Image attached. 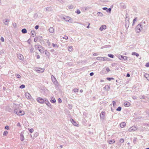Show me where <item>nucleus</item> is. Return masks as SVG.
<instances>
[{"label":"nucleus","mask_w":149,"mask_h":149,"mask_svg":"<svg viewBox=\"0 0 149 149\" xmlns=\"http://www.w3.org/2000/svg\"><path fill=\"white\" fill-rule=\"evenodd\" d=\"M137 129V128L136 126H133L131 127L130 128L128 129V131L129 132L134 131L135 130H136Z\"/></svg>","instance_id":"6"},{"label":"nucleus","mask_w":149,"mask_h":149,"mask_svg":"<svg viewBox=\"0 0 149 149\" xmlns=\"http://www.w3.org/2000/svg\"><path fill=\"white\" fill-rule=\"evenodd\" d=\"M35 47L36 49H38V50L40 49V48H42V46L39 45H35Z\"/></svg>","instance_id":"16"},{"label":"nucleus","mask_w":149,"mask_h":149,"mask_svg":"<svg viewBox=\"0 0 149 149\" xmlns=\"http://www.w3.org/2000/svg\"><path fill=\"white\" fill-rule=\"evenodd\" d=\"M132 97L133 99H134V100H135V99H136V97L135 96H133Z\"/></svg>","instance_id":"61"},{"label":"nucleus","mask_w":149,"mask_h":149,"mask_svg":"<svg viewBox=\"0 0 149 149\" xmlns=\"http://www.w3.org/2000/svg\"><path fill=\"white\" fill-rule=\"evenodd\" d=\"M16 77L18 78H20L21 77V76L19 74H17L16 75Z\"/></svg>","instance_id":"44"},{"label":"nucleus","mask_w":149,"mask_h":149,"mask_svg":"<svg viewBox=\"0 0 149 149\" xmlns=\"http://www.w3.org/2000/svg\"><path fill=\"white\" fill-rule=\"evenodd\" d=\"M74 6L72 5H70L68 6V8L69 9H72L74 8Z\"/></svg>","instance_id":"31"},{"label":"nucleus","mask_w":149,"mask_h":149,"mask_svg":"<svg viewBox=\"0 0 149 149\" xmlns=\"http://www.w3.org/2000/svg\"><path fill=\"white\" fill-rule=\"evenodd\" d=\"M38 111L39 113H42V111L41 109H38Z\"/></svg>","instance_id":"57"},{"label":"nucleus","mask_w":149,"mask_h":149,"mask_svg":"<svg viewBox=\"0 0 149 149\" xmlns=\"http://www.w3.org/2000/svg\"><path fill=\"white\" fill-rule=\"evenodd\" d=\"M102 9L103 10H107V7H104V8H102Z\"/></svg>","instance_id":"63"},{"label":"nucleus","mask_w":149,"mask_h":149,"mask_svg":"<svg viewBox=\"0 0 149 149\" xmlns=\"http://www.w3.org/2000/svg\"><path fill=\"white\" fill-rule=\"evenodd\" d=\"M113 105L114 106H116V103L115 101H113Z\"/></svg>","instance_id":"52"},{"label":"nucleus","mask_w":149,"mask_h":149,"mask_svg":"<svg viewBox=\"0 0 149 149\" xmlns=\"http://www.w3.org/2000/svg\"><path fill=\"white\" fill-rule=\"evenodd\" d=\"M137 20V18H135L133 20V25H134V22L136 21Z\"/></svg>","instance_id":"39"},{"label":"nucleus","mask_w":149,"mask_h":149,"mask_svg":"<svg viewBox=\"0 0 149 149\" xmlns=\"http://www.w3.org/2000/svg\"><path fill=\"white\" fill-rule=\"evenodd\" d=\"M97 15L98 16H100V17H102L103 15V14L100 12H98L97 13Z\"/></svg>","instance_id":"28"},{"label":"nucleus","mask_w":149,"mask_h":149,"mask_svg":"<svg viewBox=\"0 0 149 149\" xmlns=\"http://www.w3.org/2000/svg\"><path fill=\"white\" fill-rule=\"evenodd\" d=\"M63 38L65 39L66 40H67L68 39V36H65L64 37H63Z\"/></svg>","instance_id":"53"},{"label":"nucleus","mask_w":149,"mask_h":149,"mask_svg":"<svg viewBox=\"0 0 149 149\" xmlns=\"http://www.w3.org/2000/svg\"><path fill=\"white\" fill-rule=\"evenodd\" d=\"M25 87V85L24 84H22L19 86V88H24Z\"/></svg>","instance_id":"37"},{"label":"nucleus","mask_w":149,"mask_h":149,"mask_svg":"<svg viewBox=\"0 0 149 149\" xmlns=\"http://www.w3.org/2000/svg\"><path fill=\"white\" fill-rule=\"evenodd\" d=\"M127 17H126V19L125 20V24H127V23H128V24H129V20H127Z\"/></svg>","instance_id":"40"},{"label":"nucleus","mask_w":149,"mask_h":149,"mask_svg":"<svg viewBox=\"0 0 149 149\" xmlns=\"http://www.w3.org/2000/svg\"><path fill=\"white\" fill-rule=\"evenodd\" d=\"M0 40L2 42H3L4 41V39L3 37H1V38Z\"/></svg>","instance_id":"49"},{"label":"nucleus","mask_w":149,"mask_h":149,"mask_svg":"<svg viewBox=\"0 0 149 149\" xmlns=\"http://www.w3.org/2000/svg\"><path fill=\"white\" fill-rule=\"evenodd\" d=\"M145 66L147 67H148L149 66V63H146Z\"/></svg>","instance_id":"60"},{"label":"nucleus","mask_w":149,"mask_h":149,"mask_svg":"<svg viewBox=\"0 0 149 149\" xmlns=\"http://www.w3.org/2000/svg\"><path fill=\"white\" fill-rule=\"evenodd\" d=\"M75 13H77L78 14H79L81 13V12L79 10L77 9L75 12Z\"/></svg>","instance_id":"36"},{"label":"nucleus","mask_w":149,"mask_h":149,"mask_svg":"<svg viewBox=\"0 0 149 149\" xmlns=\"http://www.w3.org/2000/svg\"><path fill=\"white\" fill-rule=\"evenodd\" d=\"M143 29L142 25L140 24H138L136 28V33H139L141 32Z\"/></svg>","instance_id":"1"},{"label":"nucleus","mask_w":149,"mask_h":149,"mask_svg":"<svg viewBox=\"0 0 149 149\" xmlns=\"http://www.w3.org/2000/svg\"><path fill=\"white\" fill-rule=\"evenodd\" d=\"M108 56L109 57H110V58H113L114 57V56L112 54H108Z\"/></svg>","instance_id":"34"},{"label":"nucleus","mask_w":149,"mask_h":149,"mask_svg":"<svg viewBox=\"0 0 149 149\" xmlns=\"http://www.w3.org/2000/svg\"><path fill=\"white\" fill-rule=\"evenodd\" d=\"M25 96L27 99H30L31 97V95L28 93H26L25 94Z\"/></svg>","instance_id":"13"},{"label":"nucleus","mask_w":149,"mask_h":149,"mask_svg":"<svg viewBox=\"0 0 149 149\" xmlns=\"http://www.w3.org/2000/svg\"><path fill=\"white\" fill-rule=\"evenodd\" d=\"M115 142V141L114 139L109 140V144H112Z\"/></svg>","instance_id":"26"},{"label":"nucleus","mask_w":149,"mask_h":149,"mask_svg":"<svg viewBox=\"0 0 149 149\" xmlns=\"http://www.w3.org/2000/svg\"><path fill=\"white\" fill-rule=\"evenodd\" d=\"M139 98L141 99H145V98L143 95H141L140 96Z\"/></svg>","instance_id":"35"},{"label":"nucleus","mask_w":149,"mask_h":149,"mask_svg":"<svg viewBox=\"0 0 149 149\" xmlns=\"http://www.w3.org/2000/svg\"><path fill=\"white\" fill-rule=\"evenodd\" d=\"M22 112H24V111L19 110L18 113H20V114H22V113H23Z\"/></svg>","instance_id":"55"},{"label":"nucleus","mask_w":149,"mask_h":149,"mask_svg":"<svg viewBox=\"0 0 149 149\" xmlns=\"http://www.w3.org/2000/svg\"><path fill=\"white\" fill-rule=\"evenodd\" d=\"M72 46H70L68 47V50L70 52H72Z\"/></svg>","instance_id":"29"},{"label":"nucleus","mask_w":149,"mask_h":149,"mask_svg":"<svg viewBox=\"0 0 149 149\" xmlns=\"http://www.w3.org/2000/svg\"><path fill=\"white\" fill-rule=\"evenodd\" d=\"M106 70L107 72H109L110 71V69L109 68H106Z\"/></svg>","instance_id":"48"},{"label":"nucleus","mask_w":149,"mask_h":149,"mask_svg":"<svg viewBox=\"0 0 149 149\" xmlns=\"http://www.w3.org/2000/svg\"><path fill=\"white\" fill-rule=\"evenodd\" d=\"M49 31L50 33H53L54 32V29L52 27H50L49 29Z\"/></svg>","instance_id":"19"},{"label":"nucleus","mask_w":149,"mask_h":149,"mask_svg":"<svg viewBox=\"0 0 149 149\" xmlns=\"http://www.w3.org/2000/svg\"><path fill=\"white\" fill-rule=\"evenodd\" d=\"M52 46L53 47H58V45H55L54 43L52 44Z\"/></svg>","instance_id":"51"},{"label":"nucleus","mask_w":149,"mask_h":149,"mask_svg":"<svg viewBox=\"0 0 149 149\" xmlns=\"http://www.w3.org/2000/svg\"><path fill=\"white\" fill-rule=\"evenodd\" d=\"M58 102L59 103H61V102H62V100H61V99L60 98H59L58 99Z\"/></svg>","instance_id":"50"},{"label":"nucleus","mask_w":149,"mask_h":149,"mask_svg":"<svg viewBox=\"0 0 149 149\" xmlns=\"http://www.w3.org/2000/svg\"><path fill=\"white\" fill-rule=\"evenodd\" d=\"M31 33L32 36L33 37L35 36L36 35L35 32L33 31H31Z\"/></svg>","instance_id":"23"},{"label":"nucleus","mask_w":149,"mask_h":149,"mask_svg":"<svg viewBox=\"0 0 149 149\" xmlns=\"http://www.w3.org/2000/svg\"><path fill=\"white\" fill-rule=\"evenodd\" d=\"M5 128L6 130H8L9 129V127L8 126H6Z\"/></svg>","instance_id":"58"},{"label":"nucleus","mask_w":149,"mask_h":149,"mask_svg":"<svg viewBox=\"0 0 149 149\" xmlns=\"http://www.w3.org/2000/svg\"><path fill=\"white\" fill-rule=\"evenodd\" d=\"M37 101L39 103L41 104H43L45 102V101L42 98L39 97L37 98L36 99Z\"/></svg>","instance_id":"4"},{"label":"nucleus","mask_w":149,"mask_h":149,"mask_svg":"<svg viewBox=\"0 0 149 149\" xmlns=\"http://www.w3.org/2000/svg\"><path fill=\"white\" fill-rule=\"evenodd\" d=\"M147 79V80L149 81V75L148 74H146L144 76Z\"/></svg>","instance_id":"30"},{"label":"nucleus","mask_w":149,"mask_h":149,"mask_svg":"<svg viewBox=\"0 0 149 149\" xmlns=\"http://www.w3.org/2000/svg\"><path fill=\"white\" fill-rule=\"evenodd\" d=\"M45 11L47 12H51L53 10L51 6L45 8Z\"/></svg>","instance_id":"11"},{"label":"nucleus","mask_w":149,"mask_h":149,"mask_svg":"<svg viewBox=\"0 0 149 149\" xmlns=\"http://www.w3.org/2000/svg\"><path fill=\"white\" fill-rule=\"evenodd\" d=\"M17 57L20 60H22L24 58L23 56L21 54H19L18 55Z\"/></svg>","instance_id":"17"},{"label":"nucleus","mask_w":149,"mask_h":149,"mask_svg":"<svg viewBox=\"0 0 149 149\" xmlns=\"http://www.w3.org/2000/svg\"><path fill=\"white\" fill-rule=\"evenodd\" d=\"M51 78L54 84L56 86H58V82L55 77L53 75H52L51 76Z\"/></svg>","instance_id":"3"},{"label":"nucleus","mask_w":149,"mask_h":149,"mask_svg":"<svg viewBox=\"0 0 149 149\" xmlns=\"http://www.w3.org/2000/svg\"><path fill=\"white\" fill-rule=\"evenodd\" d=\"M124 105L125 107H129L130 105V104L129 102H126L124 103Z\"/></svg>","instance_id":"22"},{"label":"nucleus","mask_w":149,"mask_h":149,"mask_svg":"<svg viewBox=\"0 0 149 149\" xmlns=\"http://www.w3.org/2000/svg\"><path fill=\"white\" fill-rule=\"evenodd\" d=\"M132 55H136V57H138L139 56V54L137 53H136L135 52H133L132 53Z\"/></svg>","instance_id":"25"},{"label":"nucleus","mask_w":149,"mask_h":149,"mask_svg":"<svg viewBox=\"0 0 149 149\" xmlns=\"http://www.w3.org/2000/svg\"><path fill=\"white\" fill-rule=\"evenodd\" d=\"M111 11V8H109L107 9V12L110 13Z\"/></svg>","instance_id":"42"},{"label":"nucleus","mask_w":149,"mask_h":149,"mask_svg":"<svg viewBox=\"0 0 149 149\" xmlns=\"http://www.w3.org/2000/svg\"><path fill=\"white\" fill-rule=\"evenodd\" d=\"M29 130L30 133H32L34 131V130H33V128L30 129Z\"/></svg>","instance_id":"46"},{"label":"nucleus","mask_w":149,"mask_h":149,"mask_svg":"<svg viewBox=\"0 0 149 149\" xmlns=\"http://www.w3.org/2000/svg\"><path fill=\"white\" fill-rule=\"evenodd\" d=\"M39 27V26L38 25H37L35 26V28L36 29H38Z\"/></svg>","instance_id":"56"},{"label":"nucleus","mask_w":149,"mask_h":149,"mask_svg":"<svg viewBox=\"0 0 149 149\" xmlns=\"http://www.w3.org/2000/svg\"><path fill=\"white\" fill-rule=\"evenodd\" d=\"M19 110V109H15L14 110V113H16L17 115H18L19 116H20V115L22 116L24 114V112H22L23 113H22V114L19 113H18Z\"/></svg>","instance_id":"7"},{"label":"nucleus","mask_w":149,"mask_h":149,"mask_svg":"<svg viewBox=\"0 0 149 149\" xmlns=\"http://www.w3.org/2000/svg\"><path fill=\"white\" fill-rule=\"evenodd\" d=\"M40 58V56L39 55H38L37 56V59H39Z\"/></svg>","instance_id":"64"},{"label":"nucleus","mask_w":149,"mask_h":149,"mask_svg":"<svg viewBox=\"0 0 149 149\" xmlns=\"http://www.w3.org/2000/svg\"><path fill=\"white\" fill-rule=\"evenodd\" d=\"M113 78H109V77H108L107 78V80H108L109 81H110L111 80H112V79H113Z\"/></svg>","instance_id":"47"},{"label":"nucleus","mask_w":149,"mask_h":149,"mask_svg":"<svg viewBox=\"0 0 149 149\" xmlns=\"http://www.w3.org/2000/svg\"><path fill=\"white\" fill-rule=\"evenodd\" d=\"M45 52L46 56H48L49 55V53L47 50H45Z\"/></svg>","instance_id":"33"},{"label":"nucleus","mask_w":149,"mask_h":149,"mask_svg":"<svg viewBox=\"0 0 149 149\" xmlns=\"http://www.w3.org/2000/svg\"><path fill=\"white\" fill-rule=\"evenodd\" d=\"M72 92H74L76 93V92H77L78 91V89L77 88H74L72 90Z\"/></svg>","instance_id":"32"},{"label":"nucleus","mask_w":149,"mask_h":149,"mask_svg":"<svg viewBox=\"0 0 149 149\" xmlns=\"http://www.w3.org/2000/svg\"><path fill=\"white\" fill-rule=\"evenodd\" d=\"M10 19H6L3 20V22L4 24L6 25H8V23L10 21Z\"/></svg>","instance_id":"8"},{"label":"nucleus","mask_w":149,"mask_h":149,"mask_svg":"<svg viewBox=\"0 0 149 149\" xmlns=\"http://www.w3.org/2000/svg\"><path fill=\"white\" fill-rule=\"evenodd\" d=\"M124 139H121L120 140V142L121 143H123L124 142Z\"/></svg>","instance_id":"43"},{"label":"nucleus","mask_w":149,"mask_h":149,"mask_svg":"<svg viewBox=\"0 0 149 149\" xmlns=\"http://www.w3.org/2000/svg\"><path fill=\"white\" fill-rule=\"evenodd\" d=\"M22 33L24 34L26 33L27 32V31L26 29H23L22 30Z\"/></svg>","instance_id":"24"},{"label":"nucleus","mask_w":149,"mask_h":149,"mask_svg":"<svg viewBox=\"0 0 149 149\" xmlns=\"http://www.w3.org/2000/svg\"><path fill=\"white\" fill-rule=\"evenodd\" d=\"M106 28V26L105 25H102L101 26L100 28V30L102 31L103 30L105 29Z\"/></svg>","instance_id":"15"},{"label":"nucleus","mask_w":149,"mask_h":149,"mask_svg":"<svg viewBox=\"0 0 149 149\" xmlns=\"http://www.w3.org/2000/svg\"><path fill=\"white\" fill-rule=\"evenodd\" d=\"M8 132L7 131H5L4 132L3 135L4 136H6L8 134Z\"/></svg>","instance_id":"41"},{"label":"nucleus","mask_w":149,"mask_h":149,"mask_svg":"<svg viewBox=\"0 0 149 149\" xmlns=\"http://www.w3.org/2000/svg\"><path fill=\"white\" fill-rule=\"evenodd\" d=\"M96 59L100 61H106L107 60V58H104L103 57H97L96 58Z\"/></svg>","instance_id":"10"},{"label":"nucleus","mask_w":149,"mask_h":149,"mask_svg":"<svg viewBox=\"0 0 149 149\" xmlns=\"http://www.w3.org/2000/svg\"><path fill=\"white\" fill-rule=\"evenodd\" d=\"M34 50V49L33 48H31L30 49V50L31 52H33Z\"/></svg>","instance_id":"54"},{"label":"nucleus","mask_w":149,"mask_h":149,"mask_svg":"<svg viewBox=\"0 0 149 149\" xmlns=\"http://www.w3.org/2000/svg\"><path fill=\"white\" fill-rule=\"evenodd\" d=\"M100 117L101 119L102 120H103L105 118V113L104 111H102L101 112Z\"/></svg>","instance_id":"5"},{"label":"nucleus","mask_w":149,"mask_h":149,"mask_svg":"<svg viewBox=\"0 0 149 149\" xmlns=\"http://www.w3.org/2000/svg\"><path fill=\"white\" fill-rule=\"evenodd\" d=\"M50 102L53 103H54L56 102V100L54 98L52 97L51 98Z\"/></svg>","instance_id":"21"},{"label":"nucleus","mask_w":149,"mask_h":149,"mask_svg":"<svg viewBox=\"0 0 149 149\" xmlns=\"http://www.w3.org/2000/svg\"><path fill=\"white\" fill-rule=\"evenodd\" d=\"M126 125V123L125 122H122L120 124V127L121 128L124 127Z\"/></svg>","instance_id":"20"},{"label":"nucleus","mask_w":149,"mask_h":149,"mask_svg":"<svg viewBox=\"0 0 149 149\" xmlns=\"http://www.w3.org/2000/svg\"><path fill=\"white\" fill-rule=\"evenodd\" d=\"M70 121L75 126H77L78 125V124L76 122H75L73 119L72 118L70 119Z\"/></svg>","instance_id":"12"},{"label":"nucleus","mask_w":149,"mask_h":149,"mask_svg":"<svg viewBox=\"0 0 149 149\" xmlns=\"http://www.w3.org/2000/svg\"><path fill=\"white\" fill-rule=\"evenodd\" d=\"M121 107H119L117 108L116 110L117 111H120L121 110Z\"/></svg>","instance_id":"38"},{"label":"nucleus","mask_w":149,"mask_h":149,"mask_svg":"<svg viewBox=\"0 0 149 149\" xmlns=\"http://www.w3.org/2000/svg\"><path fill=\"white\" fill-rule=\"evenodd\" d=\"M13 25L15 27L16 26V24L15 23H14L13 24Z\"/></svg>","instance_id":"62"},{"label":"nucleus","mask_w":149,"mask_h":149,"mask_svg":"<svg viewBox=\"0 0 149 149\" xmlns=\"http://www.w3.org/2000/svg\"><path fill=\"white\" fill-rule=\"evenodd\" d=\"M62 19L66 22H69L71 23L72 22V19L70 17L65 16L63 17Z\"/></svg>","instance_id":"2"},{"label":"nucleus","mask_w":149,"mask_h":149,"mask_svg":"<svg viewBox=\"0 0 149 149\" xmlns=\"http://www.w3.org/2000/svg\"><path fill=\"white\" fill-rule=\"evenodd\" d=\"M38 38L37 37H35L34 39V41L35 42H36L38 41Z\"/></svg>","instance_id":"45"},{"label":"nucleus","mask_w":149,"mask_h":149,"mask_svg":"<svg viewBox=\"0 0 149 149\" xmlns=\"http://www.w3.org/2000/svg\"><path fill=\"white\" fill-rule=\"evenodd\" d=\"M120 57H121L122 58H123L125 60H127V56H122L120 55H119L118 56V58L120 59L121 60V59L120 58Z\"/></svg>","instance_id":"9"},{"label":"nucleus","mask_w":149,"mask_h":149,"mask_svg":"<svg viewBox=\"0 0 149 149\" xmlns=\"http://www.w3.org/2000/svg\"><path fill=\"white\" fill-rule=\"evenodd\" d=\"M39 51L41 53H43V51L41 49H40L39 50Z\"/></svg>","instance_id":"59"},{"label":"nucleus","mask_w":149,"mask_h":149,"mask_svg":"<svg viewBox=\"0 0 149 149\" xmlns=\"http://www.w3.org/2000/svg\"><path fill=\"white\" fill-rule=\"evenodd\" d=\"M21 136V140L22 141H23V140L24 139V135L22 134H21L20 135Z\"/></svg>","instance_id":"27"},{"label":"nucleus","mask_w":149,"mask_h":149,"mask_svg":"<svg viewBox=\"0 0 149 149\" xmlns=\"http://www.w3.org/2000/svg\"><path fill=\"white\" fill-rule=\"evenodd\" d=\"M110 88V86L109 85H107L104 87V89L107 91H108Z\"/></svg>","instance_id":"18"},{"label":"nucleus","mask_w":149,"mask_h":149,"mask_svg":"<svg viewBox=\"0 0 149 149\" xmlns=\"http://www.w3.org/2000/svg\"><path fill=\"white\" fill-rule=\"evenodd\" d=\"M47 105L50 107H51V105L47 99H45V102Z\"/></svg>","instance_id":"14"}]
</instances>
